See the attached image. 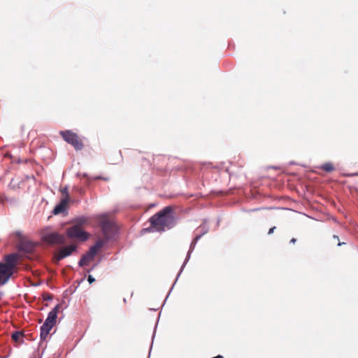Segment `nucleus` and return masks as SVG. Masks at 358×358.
<instances>
[{
	"label": "nucleus",
	"mask_w": 358,
	"mask_h": 358,
	"mask_svg": "<svg viewBox=\"0 0 358 358\" xmlns=\"http://www.w3.org/2000/svg\"><path fill=\"white\" fill-rule=\"evenodd\" d=\"M178 217L171 206H167L150 217V226L144 228L142 233L164 231L166 229H173L178 222Z\"/></svg>",
	"instance_id": "nucleus-1"
},
{
	"label": "nucleus",
	"mask_w": 358,
	"mask_h": 358,
	"mask_svg": "<svg viewBox=\"0 0 358 358\" xmlns=\"http://www.w3.org/2000/svg\"><path fill=\"white\" fill-rule=\"evenodd\" d=\"M19 259V254L13 252L4 257V262H0V286L6 284L12 278L15 272Z\"/></svg>",
	"instance_id": "nucleus-2"
},
{
	"label": "nucleus",
	"mask_w": 358,
	"mask_h": 358,
	"mask_svg": "<svg viewBox=\"0 0 358 358\" xmlns=\"http://www.w3.org/2000/svg\"><path fill=\"white\" fill-rule=\"evenodd\" d=\"M63 139L69 144L71 145L76 150H81L84 145L83 142L78 139L76 133L73 132L71 130H64L59 132Z\"/></svg>",
	"instance_id": "nucleus-3"
},
{
	"label": "nucleus",
	"mask_w": 358,
	"mask_h": 358,
	"mask_svg": "<svg viewBox=\"0 0 358 358\" xmlns=\"http://www.w3.org/2000/svg\"><path fill=\"white\" fill-rule=\"evenodd\" d=\"M201 238V236H199V235H196V236L194 238V239L192 241V242H191V243H190V245H189V250H188V252H187V253L186 258L185 259V261H184L183 264H182V266H181V268H180V271H179V273H178V275H177V276H176V280H175V282H173V284L172 287H171V289H170V290H169V293H168L167 296H166V299H165V300H164V303H165V302H166V301L167 298L169 297V294H171V292L172 289H173V287L175 286V285H176V282H177V280H178V278L180 277V274L182 273V271H183L184 268L185 267L186 264H187L188 261L189 260L190 257H191V254H192V252L194 251V248H195V247H196V245L197 242L200 240V238ZM164 303H163V305H164Z\"/></svg>",
	"instance_id": "nucleus-4"
},
{
	"label": "nucleus",
	"mask_w": 358,
	"mask_h": 358,
	"mask_svg": "<svg viewBox=\"0 0 358 358\" xmlns=\"http://www.w3.org/2000/svg\"><path fill=\"white\" fill-rule=\"evenodd\" d=\"M66 236L69 238H75L78 241L84 242L90 238V234L80 227H71L66 229Z\"/></svg>",
	"instance_id": "nucleus-5"
},
{
	"label": "nucleus",
	"mask_w": 358,
	"mask_h": 358,
	"mask_svg": "<svg viewBox=\"0 0 358 358\" xmlns=\"http://www.w3.org/2000/svg\"><path fill=\"white\" fill-rule=\"evenodd\" d=\"M101 227L105 238L110 241L115 238L117 229L112 222L108 220H103L101 224Z\"/></svg>",
	"instance_id": "nucleus-6"
},
{
	"label": "nucleus",
	"mask_w": 358,
	"mask_h": 358,
	"mask_svg": "<svg viewBox=\"0 0 358 358\" xmlns=\"http://www.w3.org/2000/svg\"><path fill=\"white\" fill-rule=\"evenodd\" d=\"M43 241L49 245H62L66 242L64 236L56 231L45 234Z\"/></svg>",
	"instance_id": "nucleus-7"
},
{
	"label": "nucleus",
	"mask_w": 358,
	"mask_h": 358,
	"mask_svg": "<svg viewBox=\"0 0 358 358\" xmlns=\"http://www.w3.org/2000/svg\"><path fill=\"white\" fill-rule=\"evenodd\" d=\"M77 245L73 243L63 246L58 250L57 252L54 255L55 261L58 262L66 257L71 256L73 252L77 251Z\"/></svg>",
	"instance_id": "nucleus-8"
},
{
	"label": "nucleus",
	"mask_w": 358,
	"mask_h": 358,
	"mask_svg": "<svg viewBox=\"0 0 358 358\" xmlns=\"http://www.w3.org/2000/svg\"><path fill=\"white\" fill-rule=\"evenodd\" d=\"M36 244L31 241H26V240H20L18 245L17 249L21 251L24 252L25 253H32L35 249Z\"/></svg>",
	"instance_id": "nucleus-9"
},
{
	"label": "nucleus",
	"mask_w": 358,
	"mask_h": 358,
	"mask_svg": "<svg viewBox=\"0 0 358 358\" xmlns=\"http://www.w3.org/2000/svg\"><path fill=\"white\" fill-rule=\"evenodd\" d=\"M69 196L62 199L54 207L52 213L53 215H59L63 213H67L66 204L69 201Z\"/></svg>",
	"instance_id": "nucleus-10"
},
{
	"label": "nucleus",
	"mask_w": 358,
	"mask_h": 358,
	"mask_svg": "<svg viewBox=\"0 0 358 358\" xmlns=\"http://www.w3.org/2000/svg\"><path fill=\"white\" fill-rule=\"evenodd\" d=\"M97 254L96 251L92 247L90 248L89 250L84 254L78 262V266L83 267L88 264Z\"/></svg>",
	"instance_id": "nucleus-11"
},
{
	"label": "nucleus",
	"mask_w": 358,
	"mask_h": 358,
	"mask_svg": "<svg viewBox=\"0 0 358 358\" xmlns=\"http://www.w3.org/2000/svg\"><path fill=\"white\" fill-rule=\"evenodd\" d=\"M52 324H49L48 322H44L42 326L40 328V338L41 341H46V338L50 334V330L53 327Z\"/></svg>",
	"instance_id": "nucleus-12"
},
{
	"label": "nucleus",
	"mask_w": 358,
	"mask_h": 358,
	"mask_svg": "<svg viewBox=\"0 0 358 358\" xmlns=\"http://www.w3.org/2000/svg\"><path fill=\"white\" fill-rule=\"evenodd\" d=\"M59 308V305H56L48 313L45 322L55 325L57 322V313Z\"/></svg>",
	"instance_id": "nucleus-13"
},
{
	"label": "nucleus",
	"mask_w": 358,
	"mask_h": 358,
	"mask_svg": "<svg viewBox=\"0 0 358 358\" xmlns=\"http://www.w3.org/2000/svg\"><path fill=\"white\" fill-rule=\"evenodd\" d=\"M88 221L89 217L87 216H77L72 220V223L73 224L72 227L82 228V227L85 225Z\"/></svg>",
	"instance_id": "nucleus-14"
},
{
	"label": "nucleus",
	"mask_w": 358,
	"mask_h": 358,
	"mask_svg": "<svg viewBox=\"0 0 358 358\" xmlns=\"http://www.w3.org/2000/svg\"><path fill=\"white\" fill-rule=\"evenodd\" d=\"M109 241L105 238H103V239H99L98 241H96L95 244L92 245L91 247L92 248H94V250L95 251H96V252H98V250L103 247Z\"/></svg>",
	"instance_id": "nucleus-15"
},
{
	"label": "nucleus",
	"mask_w": 358,
	"mask_h": 358,
	"mask_svg": "<svg viewBox=\"0 0 358 358\" xmlns=\"http://www.w3.org/2000/svg\"><path fill=\"white\" fill-rule=\"evenodd\" d=\"M24 336V334L22 331H14L12 335H11V338L12 339L15 341V342H18V343H24V341L23 340H21L22 338H23Z\"/></svg>",
	"instance_id": "nucleus-16"
},
{
	"label": "nucleus",
	"mask_w": 358,
	"mask_h": 358,
	"mask_svg": "<svg viewBox=\"0 0 358 358\" xmlns=\"http://www.w3.org/2000/svg\"><path fill=\"white\" fill-rule=\"evenodd\" d=\"M321 169L328 173L331 172L332 171L334 170V167L331 162H327L323 164L321 166Z\"/></svg>",
	"instance_id": "nucleus-17"
},
{
	"label": "nucleus",
	"mask_w": 358,
	"mask_h": 358,
	"mask_svg": "<svg viewBox=\"0 0 358 358\" xmlns=\"http://www.w3.org/2000/svg\"><path fill=\"white\" fill-rule=\"evenodd\" d=\"M198 228L201 229V234L199 235L201 237L209 231V227L207 224H201Z\"/></svg>",
	"instance_id": "nucleus-18"
},
{
	"label": "nucleus",
	"mask_w": 358,
	"mask_h": 358,
	"mask_svg": "<svg viewBox=\"0 0 358 358\" xmlns=\"http://www.w3.org/2000/svg\"><path fill=\"white\" fill-rule=\"evenodd\" d=\"M157 327V323L155 324V329H154V331H153V334H152V343H151V345H150V352H151V350H152V344H153V340L155 337V333H156V328Z\"/></svg>",
	"instance_id": "nucleus-19"
},
{
	"label": "nucleus",
	"mask_w": 358,
	"mask_h": 358,
	"mask_svg": "<svg viewBox=\"0 0 358 358\" xmlns=\"http://www.w3.org/2000/svg\"><path fill=\"white\" fill-rule=\"evenodd\" d=\"M14 234L17 237L19 238L20 240H23V236H22V232L20 231H15Z\"/></svg>",
	"instance_id": "nucleus-20"
},
{
	"label": "nucleus",
	"mask_w": 358,
	"mask_h": 358,
	"mask_svg": "<svg viewBox=\"0 0 358 358\" xmlns=\"http://www.w3.org/2000/svg\"><path fill=\"white\" fill-rule=\"evenodd\" d=\"M87 281L90 284H92L95 282V278L92 275H89L87 276Z\"/></svg>",
	"instance_id": "nucleus-21"
},
{
	"label": "nucleus",
	"mask_w": 358,
	"mask_h": 358,
	"mask_svg": "<svg viewBox=\"0 0 358 358\" xmlns=\"http://www.w3.org/2000/svg\"><path fill=\"white\" fill-rule=\"evenodd\" d=\"M344 176L346 177L358 176V172L351 173H345V174H344Z\"/></svg>",
	"instance_id": "nucleus-22"
},
{
	"label": "nucleus",
	"mask_w": 358,
	"mask_h": 358,
	"mask_svg": "<svg viewBox=\"0 0 358 358\" xmlns=\"http://www.w3.org/2000/svg\"><path fill=\"white\" fill-rule=\"evenodd\" d=\"M98 264H99V263H96V264H93L92 266L87 271V272L90 273L91 271H92L98 266Z\"/></svg>",
	"instance_id": "nucleus-23"
},
{
	"label": "nucleus",
	"mask_w": 358,
	"mask_h": 358,
	"mask_svg": "<svg viewBox=\"0 0 358 358\" xmlns=\"http://www.w3.org/2000/svg\"><path fill=\"white\" fill-rule=\"evenodd\" d=\"M62 194H66L67 196H69V192H68V187H65L62 190Z\"/></svg>",
	"instance_id": "nucleus-24"
},
{
	"label": "nucleus",
	"mask_w": 358,
	"mask_h": 358,
	"mask_svg": "<svg viewBox=\"0 0 358 358\" xmlns=\"http://www.w3.org/2000/svg\"><path fill=\"white\" fill-rule=\"evenodd\" d=\"M44 299L48 301H51L53 299V296L51 294H48Z\"/></svg>",
	"instance_id": "nucleus-25"
},
{
	"label": "nucleus",
	"mask_w": 358,
	"mask_h": 358,
	"mask_svg": "<svg viewBox=\"0 0 358 358\" xmlns=\"http://www.w3.org/2000/svg\"><path fill=\"white\" fill-rule=\"evenodd\" d=\"M275 229V227H271V228L268 230V235H271V234H273V231H274V229Z\"/></svg>",
	"instance_id": "nucleus-26"
},
{
	"label": "nucleus",
	"mask_w": 358,
	"mask_h": 358,
	"mask_svg": "<svg viewBox=\"0 0 358 358\" xmlns=\"http://www.w3.org/2000/svg\"><path fill=\"white\" fill-rule=\"evenodd\" d=\"M94 180H99V179H103V180H107L108 179L106 178H103L101 176H96L94 178Z\"/></svg>",
	"instance_id": "nucleus-27"
},
{
	"label": "nucleus",
	"mask_w": 358,
	"mask_h": 358,
	"mask_svg": "<svg viewBox=\"0 0 358 358\" xmlns=\"http://www.w3.org/2000/svg\"><path fill=\"white\" fill-rule=\"evenodd\" d=\"M296 242V239L295 238H292L290 240V243H295Z\"/></svg>",
	"instance_id": "nucleus-28"
},
{
	"label": "nucleus",
	"mask_w": 358,
	"mask_h": 358,
	"mask_svg": "<svg viewBox=\"0 0 358 358\" xmlns=\"http://www.w3.org/2000/svg\"><path fill=\"white\" fill-rule=\"evenodd\" d=\"M38 354H39L38 352ZM31 358H41V355H38V357H37L36 355H34L33 357H31Z\"/></svg>",
	"instance_id": "nucleus-29"
},
{
	"label": "nucleus",
	"mask_w": 358,
	"mask_h": 358,
	"mask_svg": "<svg viewBox=\"0 0 358 358\" xmlns=\"http://www.w3.org/2000/svg\"><path fill=\"white\" fill-rule=\"evenodd\" d=\"M207 222H208V220L207 219H203L202 224H207Z\"/></svg>",
	"instance_id": "nucleus-30"
},
{
	"label": "nucleus",
	"mask_w": 358,
	"mask_h": 358,
	"mask_svg": "<svg viewBox=\"0 0 358 358\" xmlns=\"http://www.w3.org/2000/svg\"><path fill=\"white\" fill-rule=\"evenodd\" d=\"M212 358H224V357H223L222 355H217V356H216V357H212Z\"/></svg>",
	"instance_id": "nucleus-31"
},
{
	"label": "nucleus",
	"mask_w": 358,
	"mask_h": 358,
	"mask_svg": "<svg viewBox=\"0 0 358 358\" xmlns=\"http://www.w3.org/2000/svg\"><path fill=\"white\" fill-rule=\"evenodd\" d=\"M343 244H345V243H344V242H342V243H341V242H339V243H338V246H341V245H343Z\"/></svg>",
	"instance_id": "nucleus-32"
},
{
	"label": "nucleus",
	"mask_w": 358,
	"mask_h": 358,
	"mask_svg": "<svg viewBox=\"0 0 358 358\" xmlns=\"http://www.w3.org/2000/svg\"><path fill=\"white\" fill-rule=\"evenodd\" d=\"M76 288H77V287H75L73 289H71V293H73L74 292H76Z\"/></svg>",
	"instance_id": "nucleus-33"
},
{
	"label": "nucleus",
	"mask_w": 358,
	"mask_h": 358,
	"mask_svg": "<svg viewBox=\"0 0 358 358\" xmlns=\"http://www.w3.org/2000/svg\"><path fill=\"white\" fill-rule=\"evenodd\" d=\"M220 219L219 218V219L217 220V227H218V226H219V224H220Z\"/></svg>",
	"instance_id": "nucleus-34"
},
{
	"label": "nucleus",
	"mask_w": 358,
	"mask_h": 358,
	"mask_svg": "<svg viewBox=\"0 0 358 358\" xmlns=\"http://www.w3.org/2000/svg\"><path fill=\"white\" fill-rule=\"evenodd\" d=\"M333 238L335 239H338V236L337 235H334Z\"/></svg>",
	"instance_id": "nucleus-35"
},
{
	"label": "nucleus",
	"mask_w": 358,
	"mask_h": 358,
	"mask_svg": "<svg viewBox=\"0 0 358 358\" xmlns=\"http://www.w3.org/2000/svg\"><path fill=\"white\" fill-rule=\"evenodd\" d=\"M83 177H85V178H88V175H87V173H83Z\"/></svg>",
	"instance_id": "nucleus-36"
},
{
	"label": "nucleus",
	"mask_w": 358,
	"mask_h": 358,
	"mask_svg": "<svg viewBox=\"0 0 358 358\" xmlns=\"http://www.w3.org/2000/svg\"><path fill=\"white\" fill-rule=\"evenodd\" d=\"M84 280H85V278H82V279L80 280V282H78V284H80V282H82L83 281H84Z\"/></svg>",
	"instance_id": "nucleus-37"
},
{
	"label": "nucleus",
	"mask_w": 358,
	"mask_h": 358,
	"mask_svg": "<svg viewBox=\"0 0 358 358\" xmlns=\"http://www.w3.org/2000/svg\"><path fill=\"white\" fill-rule=\"evenodd\" d=\"M289 164H290V165H293V164H295V163H294V162H289Z\"/></svg>",
	"instance_id": "nucleus-38"
}]
</instances>
